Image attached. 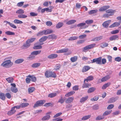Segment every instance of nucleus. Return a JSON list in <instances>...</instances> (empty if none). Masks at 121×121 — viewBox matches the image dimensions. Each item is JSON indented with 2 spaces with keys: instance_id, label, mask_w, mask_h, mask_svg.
Wrapping results in <instances>:
<instances>
[{
  "instance_id": "27",
  "label": "nucleus",
  "mask_w": 121,
  "mask_h": 121,
  "mask_svg": "<svg viewBox=\"0 0 121 121\" xmlns=\"http://www.w3.org/2000/svg\"><path fill=\"white\" fill-rule=\"evenodd\" d=\"M110 82H108L105 84L102 87V89H105L107 87L110 85Z\"/></svg>"
},
{
  "instance_id": "61",
  "label": "nucleus",
  "mask_w": 121,
  "mask_h": 121,
  "mask_svg": "<svg viewBox=\"0 0 121 121\" xmlns=\"http://www.w3.org/2000/svg\"><path fill=\"white\" fill-rule=\"evenodd\" d=\"M60 67V65L59 64H57L56 65L54 69L57 70L59 69Z\"/></svg>"
},
{
  "instance_id": "12",
  "label": "nucleus",
  "mask_w": 121,
  "mask_h": 121,
  "mask_svg": "<svg viewBox=\"0 0 121 121\" xmlns=\"http://www.w3.org/2000/svg\"><path fill=\"white\" fill-rule=\"evenodd\" d=\"M119 38V36L117 35H113L109 38V40L111 41L113 40H115L117 39H118Z\"/></svg>"
},
{
  "instance_id": "47",
  "label": "nucleus",
  "mask_w": 121,
  "mask_h": 121,
  "mask_svg": "<svg viewBox=\"0 0 121 121\" xmlns=\"http://www.w3.org/2000/svg\"><path fill=\"white\" fill-rule=\"evenodd\" d=\"M35 39L36 38H32L27 40V42H29L30 43L33 42L35 40Z\"/></svg>"
},
{
  "instance_id": "36",
  "label": "nucleus",
  "mask_w": 121,
  "mask_h": 121,
  "mask_svg": "<svg viewBox=\"0 0 121 121\" xmlns=\"http://www.w3.org/2000/svg\"><path fill=\"white\" fill-rule=\"evenodd\" d=\"M11 90L13 92L16 93L18 91V90L16 87H11Z\"/></svg>"
},
{
  "instance_id": "1",
  "label": "nucleus",
  "mask_w": 121,
  "mask_h": 121,
  "mask_svg": "<svg viewBox=\"0 0 121 121\" xmlns=\"http://www.w3.org/2000/svg\"><path fill=\"white\" fill-rule=\"evenodd\" d=\"M12 64L10 60H9L3 62L1 64V65L4 68H8L10 67Z\"/></svg>"
},
{
  "instance_id": "39",
  "label": "nucleus",
  "mask_w": 121,
  "mask_h": 121,
  "mask_svg": "<svg viewBox=\"0 0 121 121\" xmlns=\"http://www.w3.org/2000/svg\"><path fill=\"white\" fill-rule=\"evenodd\" d=\"M29 104L27 103H23L20 104V106L21 108H24L28 106Z\"/></svg>"
},
{
  "instance_id": "11",
  "label": "nucleus",
  "mask_w": 121,
  "mask_h": 121,
  "mask_svg": "<svg viewBox=\"0 0 121 121\" xmlns=\"http://www.w3.org/2000/svg\"><path fill=\"white\" fill-rule=\"evenodd\" d=\"M74 99L73 97H70L67 98L65 101V103L67 104L71 103L72 102Z\"/></svg>"
},
{
  "instance_id": "3",
  "label": "nucleus",
  "mask_w": 121,
  "mask_h": 121,
  "mask_svg": "<svg viewBox=\"0 0 121 121\" xmlns=\"http://www.w3.org/2000/svg\"><path fill=\"white\" fill-rule=\"evenodd\" d=\"M101 57L97 58L94 59L92 60H91L90 62H89V61L88 63H93L95 62L97 64L101 65Z\"/></svg>"
},
{
  "instance_id": "51",
  "label": "nucleus",
  "mask_w": 121,
  "mask_h": 121,
  "mask_svg": "<svg viewBox=\"0 0 121 121\" xmlns=\"http://www.w3.org/2000/svg\"><path fill=\"white\" fill-rule=\"evenodd\" d=\"M44 34L45 35L44 30L41 31L39 32L37 34V35L38 36H39L40 35H42Z\"/></svg>"
},
{
  "instance_id": "13",
  "label": "nucleus",
  "mask_w": 121,
  "mask_h": 121,
  "mask_svg": "<svg viewBox=\"0 0 121 121\" xmlns=\"http://www.w3.org/2000/svg\"><path fill=\"white\" fill-rule=\"evenodd\" d=\"M58 55L56 54H52L48 56V58L50 59H53L56 57Z\"/></svg>"
},
{
  "instance_id": "41",
  "label": "nucleus",
  "mask_w": 121,
  "mask_h": 121,
  "mask_svg": "<svg viewBox=\"0 0 121 121\" xmlns=\"http://www.w3.org/2000/svg\"><path fill=\"white\" fill-rule=\"evenodd\" d=\"M63 25V23L59 22L56 25V27L57 28H59L61 27Z\"/></svg>"
},
{
  "instance_id": "64",
  "label": "nucleus",
  "mask_w": 121,
  "mask_h": 121,
  "mask_svg": "<svg viewBox=\"0 0 121 121\" xmlns=\"http://www.w3.org/2000/svg\"><path fill=\"white\" fill-rule=\"evenodd\" d=\"M115 60L116 61L119 62L121 60V58L119 57H116L115 58Z\"/></svg>"
},
{
  "instance_id": "46",
  "label": "nucleus",
  "mask_w": 121,
  "mask_h": 121,
  "mask_svg": "<svg viewBox=\"0 0 121 121\" xmlns=\"http://www.w3.org/2000/svg\"><path fill=\"white\" fill-rule=\"evenodd\" d=\"M48 38L49 39H56L57 38L56 36L54 35H49Z\"/></svg>"
},
{
  "instance_id": "60",
  "label": "nucleus",
  "mask_w": 121,
  "mask_h": 121,
  "mask_svg": "<svg viewBox=\"0 0 121 121\" xmlns=\"http://www.w3.org/2000/svg\"><path fill=\"white\" fill-rule=\"evenodd\" d=\"M106 62V60L105 59L103 58L101 59V65L105 64Z\"/></svg>"
},
{
  "instance_id": "18",
  "label": "nucleus",
  "mask_w": 121,
  "mask_h": 121,
  "mask_svg": "<svg viewBox=\"0 0 121 121\" xmlns=\"http://www.w3.org/2000/svg\"><path fill=\"white\" fill-rule=\"evenodd\" d=\"M45 11H46L47 12H52V9L51 8L49 9V8H45L41 10V12L42 13H43Z\"/></svg>"
},
{
  "instance_id": "49",
  "label": "nucleus",
  "mask_w": 121,
  "mask_h": 121,
  "mask_svg": "<svg viewBox=\"0 0 121 121\" xmlns=\"http://www.w3.org/2000/svg\"><path fill=\"white\" fill-rule=\"evenodd\" d=\"M16 13L19 14H23L24 13V11L23 9H19L16 12Z\"/></svg>"
},
{
  "instance_id": "8",
  "label": "nucleus",
  "mask_w": 121,
  "mask_h": 121,
  "mask_svg": "<svg viewBox=\"0 0 121 121\" xmlns=\"http://www.w3.org/2000/svg\"><path fill=\"white\" fill-rule=\"evenodd\" d=\"M88 98V95H86L84 97H82L80 99V102L81 103H84L85 101L87 100Z\"/></svg>"
},
{
  "instance_id": "52",
  "label": "nucleus",
  "mask_w": 121,
  "mask_h": 121,
  "mask_svg": "<svg viewBox=\"0 0 121 121\" xmlns=\"http://www.w3.org/2000/svg\"><path fill=\"white\" fill-rule=\"evenodd\" d=\"M14 23L17 24H22L23 23L21 21L17 19L14 20Z\"/></svg>"
},
{
  "instance_id": "44",
  "label": "nucleus",
  "mask_w": 121,
  "mask_h": 121,
  "mask_svg": "<svg viewBox=\"0 0 121 121\" xmlns=\"http://www.w3.org/2000/svg\"><path fill=\"white\" fill-rule=\"evenodd\" d=\"M104 117L103 116L101 115L98 116L96 118V120H99L104 119Z\"/></svg>"
},
{
  "instance_id": "29",
  "label": "nucleus",
  "mask_w": 121,
  "mask_h": 121,
  "mask_svg": "<svg viewBox=\"0 0 121 121\" xmlns=\"http://www.w3.org/2000/svg\"><path fill=\"white\" fill-rule=\"evenodd\" d=\"M24 60L22 59H19L16 60L15 61V63L17 64L21 63L23 62Z\"/></svg>"
},
{
  "instance_id": "56",
  "label": "nucleus",
  "mask_w": 121,
  "mask_h": 121,
  "mask_svg": "<svg viewBox=\"0 0 121 121\" xmlns=\"http://www.w3.org/2000/svg\"><path fill=\"white\" fill-rule=\"evenodd\" d=\"M5 95V96L8 99H10L11 97V95L9 93H7Z\"/></svg>"
},
{
  "instance_id": "9",
  "label": "nucleus",
  "mask_w": 121,
  "mask_h": 121,
  "mask_svg": "<svg viewBox=\"0 0 121 121\" xmlns=\"http://www.w3.org/2000/svg\"><path fill=\"white\" fill-rule=\"evenodd\" d=\"M16 111V110L14 109V107H12L11 110L8 112L7 114L9 115H11L14 113Z\"/></svg>"
},
{
  "instance_id": "58",
  "label": "nucleus",
  "mask_w": 121,
  "mask_h": 121,
  "mask_svg": "<svg viewBox=\"0 0 121 121\" xmlns=\"http://www.w3.org/2000/svg\"><path fill=\"white\" fill-rule=\"evenodd\" d=\"M78 37L76 36L72 37H70L69 39V40H76L78 38Z\"/></svg>"
},
{
  "instance_id": "53",
  "label": "nucleus",
  "mask_w": 121,
  "mask_h": 121,
  "mask_svg": "<svg viewBox=\"0 0 121 121\" xmlns=\"http://www.w3.org/2000/svg\"><path fill=\"white\" fill-rule=\"evenodd\" d=\"M6 80L9 83H12L13 82V79L12 78H9L6 79Z\"/></svg>"
},
{
  "instance_id": "7",
  "label": "nucleus",
  "mask_w": 121,
  "mask_h": 121,
  "mask_svg": "<svg viewBox=\"0 0 121 121\" xmlns=\"http://www.w3.org/2000/svg\"><path fill=\"white\" fill-rule=\"evenodd\" d=\"M103 38V36H100L92 39L91 41H92L96 42L102 39Z\"/></svg>"
},
{
  "instance_id": "38",
  "label": "nucleus",
  "mask_w": 121,
  "mask_h": 121,
  "mask_svg": "<svg viewBox=\"0 0 121 121\" xmlns=\"http://www.w3.org/2000/svg\"><path fill=\"white\" fill-rule=\"evenodd\" d=\"M19 18H25L27 17V16L24 14H21L19 15L18 16Z\"/></svg>"
},
{
  "instance_id": "43",
  "label": "nucleus",
  "mask_w": 121,
  "mask_h": 121,
  "mask_svg": "<svg viewBox=\"0 0 121 121\" xmlns=\"http://www.w3.org/2000/svg\"><path fill=\"white\" fill-rule=\"evenodd\" d=\"M5 33L6 35H14L15 34L14 32L9 31L5 32Z\"/></svg>"
},
{
  "instance_id": "17",
  "label": "nucleus",
  "mask_w": 121,
  "mask_h": 121,
  "mask_svg": "<svg viewBox=\"0 0 121 121\" xmlns=\"http://www.w3.org/2000/svg\"><path fill=\"white\" fill-rule=\"evenodd\" d=\"M27 77L30 78L31 79V80L33 82H35L36 81V77L34 75H29Z\"/></svg>"
},
{
  "instance_id": "40",
  "label": "nucleus",
  "mask_w": 121,
  "mask_h": 121,
  "mask_svg": "<svg viewBox=\"0 0 121 121\" xmlns=\"http://www.w3.org/2000/svg\"><path fill=\"white\" fill-rule=\"evenodd\" d=\"M98 10L96 9L92 10L88 12V13L90 14H92L96 13L97 12Z\"/></svg>"
},
{
  "instance_id": "2",
  "label": "nucleus",
  "mask_w": 121,
  "mask_h": 121,
  "mask_svg": "<svg viewBox=\"0 0 121 121\" xmlns=\"http://www.w3.org/2000/svg\"><path fill=\"white\" fill-rule=\"evenodd\" d=\"M45 75L46 77L48 78L51 77L55 78L56 77V75L55 73L49 71H47L45 72Z\"/></svg>"
},
{
  "instance_id": "21",
  "label": "nucleus",
  "mask_w": 121,
  "mask_h": 121,
  "mask_svg": "<svg viewBox=\"0 0 121 121\" xmlns=\"http://www.w3.org/2000/svg\"><path fill=\"white\" fill-rule=\"evenodd\" d=\"M90 67L88 66H84L82 70V71L83 72H85L89 69Z\"/></svg>"
},
{
  "instance_id": "59",
  "label": "nucleus",
  "mask_w": 121,
  "mask_h": 121,
  "mask_svg": "<svg viewBox=\"0 0 121 121\" xmlns=\"http://www.w3.org/2000/svg\"><path fill=\"white\" fill-rule=\"evenodd\" d=\"M64 100L62 98V97H61L60 99H59L58 101V103H60L61 104H62L64 103Z\"/></svg>"
},
{
  "instance_id": "62",
  "label": "nucleus",
  "mask_w": 121,
  "mask_h": 121,
  "mask_svg": "<svg viewBox=\"0 0 121 121\" xmlns=\"http://www.w3.org/2000/svg\"><path fill=\"white\" fill-rule=\"evenodd\" d=\"M119 31V30H116L111 31V33L112 34H115L118 33Z\"/></svg>"
},
{
  "instance_id": "16",
  "label": "nucleus",
  "mask_w": 121,
  "mask_h": 121,
  "mask_svg": "<svg viewBox=\"0 0 121 121\" xmlns=\"http://www.w3.org/2000/svg\"><path fill=\"white\" fill-rule=\"evenodd\" d=\"M94 79V77L93 76H90L88 77L86 79L84 80V82H87L88 81H91L93 80Z\"/></svg>"
},
{
  "instance_id": "45",
  "label": "nucleus",
  "mask_w": 121,
  "mask_h": 121,
  "mask_svg": "<svg viewBox=\"0 0 121 121\" xmlns=\"http://www.w3.org/2000/svg\"><path fill=\"white\" fill-rule=\"evenodd\" d=\"M112 112V110L107 111H105L103 114V116H105L110 114Z\"/></svg>"
},
{
  "instance_id": "4",
  "label": "nucleus",
  "mask_w": 121,
  "mask_h": 121,
  "mask_svg": "<svg viewBox=\"0 0 121 121\" xmlns=\"http://www.w3.org/2000/svg\"><path fill=\"white\" fill-rule=\"evenodd\" d=\"M45 102V101L44 100L38 101L35 104L33 108H35L42 106Z\"/></svg>"
},
{
  "instance_id": "10",
  "label": "nucleus",
  "mask_w": 121,
  "mask_h": 121,
  "mask_svg": "<svg viewBox=\"0 0 121 121\" xmlns=\"http://www.w3.org/2000/svg\"><path fill=\"white\" fill-rule=\"evenodd\" d=\"M111 22V20H110L105 22L102 24L103 26L106 28H107L108 27L109 24Z\"/></svg>"
},
{
  "instance_id": "24",
  "label": "nucleus",
  "mask_w": 121,
  "mask_h": 121,
  "mask_svg": "<svg viewBox=\"0 0 121 121\" xmlns=\"http://www.w3.org/2000/svg\"><path fill=\"white\" fill-rule=\"evenodd\" d=\"M5 22L7 23L8 24L10 25V26L12 28L14 29H16L17 28V27L16 26L13 24L10 23V22H8L7 21H6Z\"/></svg>"
},
{
  "instance_id": "54",
  "label": "nucleus",
  "mask_w": 121,
  "mask_h": 121,
  "mask_svg": "<svg viewBox=\"0 0 121 121\" xmlns=\"http://www.w3.org/2000/svg\"><path fill=\"white\" fill-rule=\"evenodd\" d=\"M99 108V106L97 104H95L92 107L93 109L96 110L98 109Z\"/></svg>"
},
{
  "instance_id": "57",
  "label": "nucleus",
  "mask_w": 121,
  "mask_h": 121,
  "mask_svg": "<svg viewBox=\"0 0 121 121\" xmlns=\"http://www.w3.org/2000/svg\"><path fill=\"white\" fill-rule=\"evenodd\" d=\"M30 43L29 42H27L26 41V44H24L23 46L24 47L27 48L30 46Z\"/></svg>"
},
{
  "instance_id": "33",
  "label": "nucleus",
  "mask_w": 121,
  "mask_h": 121,
  "mask_svg": "<svg viewBox=\"0 0 121 121\" xmlns=\"http://www.w3.org/2000/svg\"><path fill=\"white\" fill-rule=\"evenodd\" d=\"M40 65V63H35L32 65V67L33 68H37L39 67Z\"/></svg>"
},
{
  "instance_id": "14",
  "label": "nucleus",
  "mask_w": 121,
  "mask_h": 121,
  "mask_svg": "<svg viewBox=\"0 0 121 121\" xmlns=\"http://www.w3.org/2000/svg\"><path fill=\"white\" fill-rule=\"evenodd\" d=\"M41 52L40 50H39L36 51H35L32 52L30 55V57H34V56H32L33 55H37L38 54H40Z\"/></svg>"
},
{
  "instance_id": "15",
  "label": "nucleus",
  "mask_w": 121,
  "mask_h": 121,
  "mask_svg": "<svg viewBox=\"0 0 121 121\" xmlns=\"http://www.w3.org/2000/svg\"><path fill=\"white\" fill-rule=\"evenodd\" d=\"M115 10L112 9H109L106 11V12L109 13H110L109 15L112 16L113 15V13L115 12Z\"/></svg>"
},
{
  "instance_id": "35",
  "label": "nucleus",
  "mask_w": 121,
  "mask_h": 121,
  "mask_svg": "<svg viewBox=\"0 0 121 121\" xmlns=\"http://www.w3.org/2000/svg\"><path fill=\"white\" fill-rule=\"evenodd\" d=\"M52 2L51 1H48L45 2L43 3V6L45 7H47L48 5V3L49 5H51L52 4Z\"/></svg>"
},
{
  "instance_id": "19",
  "label": "nucleus",
  "mask_w": 121,
  "mask_h": 121,
  "mask_svg": "<svg viewBox=\"0 0 121 121\" xmlns=\"http://www.w3.org/2000/svg\"><path fill=\"white\" fill-rule=\"evenodd\" d=\"M86 82H84V83L82 86L83 88L89 87V86H91V84L86 83Z\"/></svg>"
},
{
  "instance_id": "37",
  "label": "nucleus",
  "mask_w": 121,
  "mask_h": 121,
  "mask_svg": "<svg viewBox=\"0 0 121 121\" xmlns=\"http://www.w3.org/2000/svg\"><path fill=\"white\" fill-rule=\"evenodd\" d=\"M91 117V115H88L85 116L83 117L82 118V120H86L89 119V118H90Z\"/></svg>"
},
{
  "instance_id": "32",
  "label": "nucleus",
  "mask_w": 121,
  "mask_h": 121,
  "mask_svg": "<svg viewBox=\"0 0 121 121\" xmlns=\"http://www.w3.org/2000/svg\"><path fill=\"white\" fill-rule=\"evenodd\" d=\"M76 22L75 20H70L66 23V24L68 25H71L74 23Z\"/></svg>"
},
{
  "instance_id": "25",
  "label": "nucleus",
  "mask_w": 121,
  "mask_h": 121,
  "mask_svg": "<svg viewBox=\"0 0 121 121\" xmlns=\"http://www.w3.org/2000/svg\"><path fill=\"white\" fill-rule=\"evenodd\" d=\"M48 38V37L46 36H44L42 37L39 40L40 42H43L45 41Z\"/></svg>"
},
{
  "instance_id": "55",
  "label": "nucleus",
  "mask_w": 121,
  "mask_h": 121,
  "mask_svg": "<svg viewBox=\"0 0 121 121\" xmlns=\"http://www.w3.org/2000/svg\"><path fill=\"white\" fill-rule=\"evenodd\" d=\"M53 104L51 103H48L45 104L44 105L45 107H48L50 106H52Z\"/></svg>"
},
{
  "instance_id": "26",
  "label": "nucleus",
  "mask_w": 121,
  "mask_h": 121,
  "mask_svg": "<svg viewBox=\"0 0 121 121\" xmlns=\"http://www.w3.org/2000/svg\"><path fill=\"white\" fill-rule=\"evenodd\" d=\"M0 98L3 100H4L6 98L5 95L3 93H0Z\"/></svg>"
},
{
  "instance_id": "48",
  "label": "nucleus",
  "mask_w": 121,
  "mask_h": 121,
  "mask_svg": "<svg viewBox=\"0 0 121 121\" xmlns=\"http://www.w3.org/2000/svg\"><path fill=\"white\" fill-rule=\"evenodd\" d=\"M35 88L34 87H30L28 89V91L29 93L32 92L35 90Z\"/></svg>"
},
{
  "instance_id": "6",
  "label": "nucleus",
  "mask_w": 121,
  "mask_h": 121,
  "mask_svg": "<svg viewBox=\"0 0 121 121\" xmlns=\"http://www.w3.org/2000/svg\"><path fill=\"white\" fill-rule=\"evenodd\" d=\"M51 113L50 112H49L47 113L46 116L43 117L42 119V121H45L49 120L50 117V116L49 114Z\"/></svg>"
},
{
  "instance_id": "50",
  "label": "nucleus",
  "mask_w": 121,
  "mask_h": 121,
  "mask_svg": "<svg viewBox=\"0 0 121 121\" xmlns=\"http://www.w3.org/2000/svg\"><path fill=\"white\" fill-rule=\"evenodd\" d=\"M93 22L92 20H88L85 21V23L87 24H90L92 23Z\"/></svg>"
},
{
  "instance_id": "5",
  "label": "nucleus",
  "mask_w": 121,
  "mask_h": 121,
  "mask_svg": "<svg viewBox=\"0 0 121 121\" xmlns=\"http://www.w3.org/2000/svg\"><path fill=\"white\" fill-rule=\"evenodd\" d=\"M95 44H92L89 45L84 47L83 49V51L84 52H86L87 51V50L90 49L95 47Z\"/></svg>"
},
{
  "instance_id": "22",
  "label": "nucleus",
  "mask_w": 121,
  "mask_h": 121,
  "mask_svg": "<svg viewBox=\"0 0 121 121\" xmlns=\"http://www.w3.org/2000/svg\"><path fill=\"white\" fill-rule=\"evenodd\" d=\"M110 77L109 75H108L103 78L101 80L102 82H104L109 79Z\"/></svg>"
},
{
  "instance_id": "30",
  "label": "nucleus",
  "mask_w": 121,
  "mask_h": 121,
  "mask_svg": "<svg viewBox=\"0 0 121 121\" xmlns=\"http://www.w3.org/2000/svg\"><path fill=\"white\" fill-rule=\"evenodd\" d=\"M95 89V88L93 87H91L89 88L87 91L88 93H90L93 92Z\"/></svg>"
},
{
  "instance_id": "28",
  "label": "nucleus",
  "mask_w": 121,
  "mask_h": 121,
  "mask_svg": "<svg viewBox=\"0 0 121 121\" xmlns=\"http://www.w3.org/2000/svg\"><path fill=\"white\" fill-rule=\"evenodd\" d=\"M45 31V35H47L52 33V30L51 29H48L46 30H44Z\"/></svg>"
},
{
  "instance_id": "63",
  "label": "nucleus",
  "mask_w": 121,
  "mask_h": 121,
  "mask_svg": "<svg viewBox=\"0 0 121 121\" xmlns=\"http://www.w3.org/2000/svg\"><path fill=\"white\" fill-rule=\"evenodd\" d=\"M30 15L33 17H34L37 15L38 14L36 13L31 12L30 13Z\"/></svg>"
},
{
  "instance_id": "23",
  "label": "nucleus",
  "mask_w": 121,
  "mask_h": 121,
  "mask_svg": "<svg viewBox=\"0 0 121 121\" xmlns=\"http://www.w3.org/2000/svg\"><path fill=\"white\" fill-rule=\"evenodd\" d=\"M117 100V99L114 97H112L110 98L108 101V103H112L115 102Z\"/></svg>"
},
{
  "instance_id": "42",
  "label": "nucleus",
  "mask_w": 121,
  "mask_h": 121,
  "mask_svg": "<svg viewBox=\"0 0 121 121\" xmlns=\"http://www.w3.org/2000/svg\"><path fill=\"white\" fill-rule=\"evenodd\" d=\"M77 56H75L71 58L70 60L72 62H75L77 60Z\"/></svg>"
},
{
  "instance_id": "34",
  "label": "nucleus",
  "mask_w": 121,
  "mask_h": 121,
  "mask_svg": "<svg viewBox=\"0 0 121 121\" xmlns=\"http://www.w3.org/2000/svg\"><path fill=\"white\" fill-rule=\"evenodd\" d=\"M56 95V93H52L48 95V97L51 98L54 97Z\"/></svg>"
},
{
  "instance_id": "20",
  "label": "nucleus",
  "mask_w": 121,
  "mask_h": 121,
  "mask_svg": "<svg viewBox=\"0 0 121 121\" xmlns=\"http://www.w3.org/2000/svg\"><path fill=\"white\" fill-rule=\"evenodd\" d=\"M75 92L73 91H70L65 94V96L66 97H69V96L72 95L75 93Z\"/></svg>"
},
{
  "instance_id": "31",
  "label": "nucleus",
  "mask_w": 121,
  "mask_h": 121,
  "mask_svg": "<svg viewBox=\"0 0 121 121\" xmlns=\"http://www.w3.org/2000/svg\"><path fill=\"white\" fill-rule=\"evenodd\" d=\"M108 43L106 42H104L102 43L100 45V47L102 48L106 47L108 46Z\"/></svg>"
}]
</instances>
